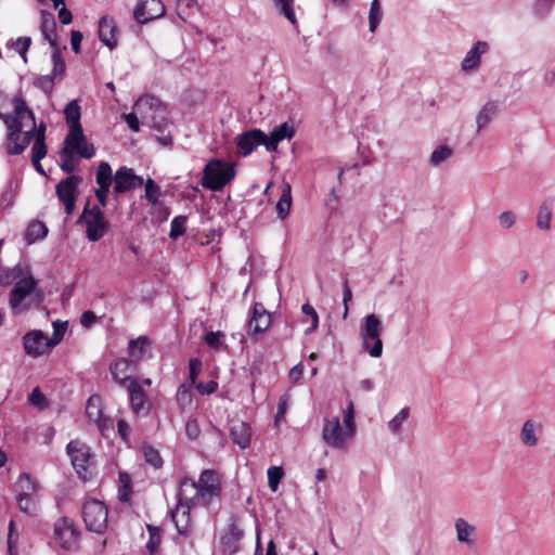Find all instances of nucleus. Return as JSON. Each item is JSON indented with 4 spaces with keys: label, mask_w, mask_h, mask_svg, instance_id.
Segmentation results:
<instances>
[{
    "label": "nucleus",
    "mask_w": 555,
    "mask_h": 555,
    "mask_svg": "<svg viewBox=\"0 0 555 555\" xmlns=\"http://www.w3.org/2000/svg\"><path fill=\"white\" fill-rule=\"evenodd\" d=\"M498 113V104L494 101L487 102L476 117L477 131L485 128Z\"/></svg>",
    "instance_id": "7c9ffc66"
},
{
    "label": "nucleus",
    "mask_w": 555,
    "mask_h": 555,
    "mask_svg": "<svg viewBox=\"0 0 555 555\" xmlns=\"http://www.w3.org/2000/svg\"><path fill=\"white\" fill-rule=\"evenodd\" d=\"M54 76L52 74L38 76L34 80V86L41 90L44 94L50 95L54 88Z\"/></svg>",
    "instance_id": "5fc2aeb1"
},
{
    "label": "nucleus",
    "mask_w": 555,
    "mask_h": 555,
    "mask_svg": "<svg viewBox=\"0 0 555 555\" xmlns=\"http://www.w3.org/2000/svg\"><path fill=\"white\" fill-rule=\"evenodd\" d=\"M552 219V205L544 202L538 212L537 227L541 230H548L551 227Z\"/></svg>",
    "instance_id": "c03bdc74"
},
{
    "label": "nucleus",
    "mask_w": 555,
    "mask_h": 555,
    "mask_svg": "<svg viewBox=\"0 0 555 555\" xmlns=\"http://www.w3.org/2000/svg\"><path fill=\"white\" fill-rule=\"evenodd\" d=\"M410 414L409 408L401 409L389 422L388 428L392 434H398L401 430L402 424L406 421Z\"/></svg>",
    "instance_id": "864d4df0"
},
{
    "label": "nucleus",
    "mask_w": 555,
    "mask_h": 555,
    "mask_svg": "<svg viewBox=\"0 0 555 555\" xmlns=\"http://www.w3.org/2000/svg\"><path fill=\"white\" fill-rule=\"evenodd\" d=\"M75 154H78L85 159H90L95 155V149L93 144L88 143L86 140L85 143L78 145L77 150H75Z\"/></svg>",
    "instance_id": "774afa93"
},
{
    "label": "nucleus",
    "mask_w": 555,
    "mask_h": 555,
    "mask_svg": "<svg viewBox=\"0 0 555 555\" xmlns=\"http://www.w3.org/2000/svg\"><path fill=\"white\" fill-rule=\"evenodd\" d=\"M185 486L195 490V495L192 498L194 499V506L198 504L209 506L214 499L220 498L222 491L220 479L214 469L203 470L196 482L183 478L180 481L179 490L183 491Z\"/></svg>",
    "instance_id": "f257e3e1"
},
{
    "label": "nucleus",
    "mask_w": 555,
    "mask_h": 555,
    "mask_svg": "<svg viewBox=\"0 0 555 555\" xmlns=\"http://www.w3.org/2000/svg\"><path fill=\"white\" fill-rule=\"evenodd\" d=\"M86 528L90 532L102 534L107 530V506L96 499L85 501L81 509Z\"/></svg>",
    "instance_id": "0eeeda50"
},
{
    "label": "nucleus",
    "mask_w": 555,
    "mask_h": 555,
    "mask_svg": "<svg viewBox=\"0 0 555 555\" xmlns=\"http://www.w3.org/2000/svg\"><path fill=\"white\" fill-rule=\"evenodd\" d=\"M301 311L304 314L310 317V319H311V325L305 331L306 335H310L318 328L319 315H318L315 309L313 308V306L310 305L309 302H306L302 305Z\"/></svg>",
    "instance_id": "13d9d810"
},
{
    "label": "nucleus",
    "mask_w": 555,
    "mask_h": 555,
    "mask_svg": "<svg viewBox=\"0 0 555 555\" xmlns=\"http://www.w3.org/2000/svg\"><path fill=\"white\" fill-rule=\"evenodd\" d=\"M12 105L14 108V113L3 114L0 112V119L4 122L7 128L9 125L13 124L12 120H16V118H29L31 121H35V114L26 104V101L22 94V91L16 93L12 99Z\"/></svg>",
    "instance_id": "412c9836"
},
{
    "label": "nucleus",
    "mask_w": 555,
    "mask_h": 555,
    "mask_svg": "<svg viewBox=\"0 0 555 555\" xmlns=\"http://www.w3.org/2000/svg\"><path fill=\"white\" fill-rule=\"evenodd\" d=\"M17 486L21 489L18 494L33 495L38 489V483L28 473L20 475Z\"/></svg>",
    "instance_id": "79ce46f5"
},
{
    "label": "nucleus",
    "mask_w": 555,
    "mask_h": 555,
    "mask_svg": "<svg viewBox=\"0 0 555 555\" xmlns=\"http://www.w3.org/2000/svg\"><path fill=\"white\" fill-rule=\"evenodd\" d=\"M64 116L68 125V128L81 126V108L78 103V100H72L66 104L64 108Z\"/></svg>",
    "instance_id": "72a5a7b5"
},
{
    "label": "nucleus",
    "mask_w": 555,
    "mask_h": 555,
    "mask_svg": "<svg viewBox=\"0 0 555 555\" xmlns=\"http://www.w3.org/2000/svg\"><path fill=\"white\" fill-rule=\"evenodd\" d=\"M137 367L138 366L134 364V361H131L129 358H119L113 361L108 369L113 380L120 387H125L131 380L137 379V377H132L126 373L133 372Z\"/></svg>",
    "instance_id": "f3484780"
},
{
    "label": "nucleus",
    "mask_w": 555,
    "mask_h": 555,
    "mask_svg": "<svg viewBox=\"0 0 555 555\" xmlns=\"http://www.w3.org/2000/svg\"><path fill=\"white\" fill-rule=\"evenodd\" d=\"M383 17V11L379 0H373L369 12L370 30L374 33Z\"/></svg>",
    "instance_id": "49530a36"
},
{
    "label": "nucleus",
    "mask_w": 555,
    "mask_h": 555,
    "mask_svg": "<svg viewBox=\"0 0 555 555\" xmlns=\"http://www.w3.org/2000/svg\"><path fill=\"white\" fill-rule=\"evenodd\" d=\"M543 426L534 420H527L520 429V441L528 448H534L539 443V436L542 435Z\"/></svg>",
    "instance_id": "5701e85b"
},
{
    "label": "nucleus",
    "mask_w": 555,
    "mask_h": 555,
    "mask_svg": "<svg viewBox=\"0 0 555 555\" xmlns=\"http://www.w3.org/2000/svg\"><path fill=\"white\" fill-rule=\"evenodd\" d=\"M453 154V151L448 145H440L435 149L430 155L429 163L431 166H438L448 158H450Z\"/></svg>",
    "instance_id": "09e8293b"
},
{
    "label": "nucleus",
    "mask_w": 555,
    "mask_h": 555,
    "mask_svg": "<svg viewBox=\"0 0 555 555\" xmlns=\"http://www.w3.org/2000/svg\"><path fill=\"white\" fill-rule=\"evenodd\" d=\"M268 486L272 491H276L282 478H283V469L280 466H271L268 472Z\"/></svg>",
    "instance_id": "052dcab7"
},
{
    "label": "nucleus",
    "mask_w": 555,
    "mask_h": 555,
    "mask_svg": "<svg viewBox=\"0 0 555 555\" xmlns=\"http://www.w3.org/2000/svg\"><path fill=\"white\" fill-rule=\"evenodd\" d=\"M190 385L181 384L176 393L177 404L181 410H185L193 402V393Z\"/></svg>",
    "instance_id": "a19ab883"
},
{
    "label": "nucleus",
    "mask_w": 555,
    "mask_h": 555,
    "mask_svg": "<svg viewBox=\"0 0 555 555\" xmlns=\"http://www.w3.org/2000/svg\"><path fill=\"white\" fill-rule=\"evenodd\" d=\"M151 345V340L147 336H139L137 339H131L128 343L129 359L134 361L138 366L139 362L143 359L146 347Z\"/></svg>",
    "instance_id": "bb28decb"
},
{
    "label": "nucleus",
    "mask_w": 555,
    "mask_h": 555,
    "mask_svg": "<svg viewBox=\"0 0 555 555\" xmlns=\"http://www.w3.org/2000/svg\"><path fill=\"white\" fill-rule=\"evenodd\" d=\"M16 502L20 511L27 515H34L37 511V503L33 495L17 494Z\"/></svg>",
    "instance_id": "de8ad7c7"
},
{
    "label": "nucleus",
    "mask_w": 555,
    "mask_h": 555,
    "mask_svg": "<svg viewBox=\"0 0 555 555\" xmlns=\"http://www.w3.org/2000/svg\"><path fill=\"white\" fill-rule=\"evenodd\" d=\"M143 178L137 176L132 168L127 166L119 167L115 172L113 196L118 198L120 194L134 191L143 185Z\"/></svg>",
    "instance_id": "9b49d317"
},
{
    "label": "nucleus",
    "mask_w": 555,
    "mask_h": 555,
    "mask_svg": "<svg viewBox=\"0 0 555 555\" xmlns=\"http://www.w3.org/2000/svg\"><path fill=\"white\" fill-rule=\"evenodd\" d=\"M171 125L172 122L167 118L165 109L157 107L152 117L151 127L157 132L156 140L163 146H171L173 143L171 131L168 129Z\"/></svg>",
    "instance_id": "dca6fc26"
},
{
    "label": "nucleus",
    "mask_w": 555,
    "mask_h": 555,
    "mask_svg": "<svg viewBox=\"0 0 555 555\" xmlns=\"http://www.w3.org/2000/svg\"><path fill=\"white\" fill-rule=\"evenodd\" d=\"M455 529H456V538L460 542H464L467 545H472L474 543L473 540L469 539V535L474 533L475 527L468 524L463 518H457L455 520Z\"/></svg>",
    "instance_id": "c9c22d12"
},
{
    "label": "nucleus",
    "mask_w": 555,
    "mask_h": 555,
    "mask_svg": "<svg viewBox=\"0 0 555 555\" xmlns=\"http://www.w3.org/2000/svg\"><path fill=\"white\" fill-rule=\"evenodd\" d=\"M66 451L79 479L88 481L92 477L91 468L94 464L90 448L79 440H72L67 443Z\"/></svg>",
    "instance_id": "39448f33"
},
{
    "label": "nucleus",
    "mask_w": 555,
    "mask_h": 555,
    "mask_svg": "<svg viewBox=\"0 0 555 555\" xmlns=\"http://www.w3.org/2000/svg\"><path fill=\"white\" fill-rule=\"evenodd\" d=\"M80 530L75 521L63 516L56 519L53 526V540L65 551L77 550L79 546Z\"/></svg>",
    "instance_id": "6e6552de"
},
{
    "label": "nucleus",
    "mask_w": 555,
    "mask_h": 555,
    "mask_svg": "<svg viewBox=\"0 0 555 555\" xmlns=\"http://www.w3.org/2000/svg\"><path fill=\"white\" fill-rule=\"evenodd\" d=\"M82 182V177L70 175L62 179L55 186V194L59 201L64 205L67 216H70L76 206L79 194L78 186Z\"/></svg>",
    "instance_id": "1a4fd4ad"
},
{
    "label": "nucleus",
    "mask_w": 555,
    "mask_h": 555,
    "mask_svg": "<svg viewBox=\"0 0 555 555\" xmlns=\"http://www.w3.org/2000/svg\"><path fill=\"white\" fill-rule=\"evenodd\" d=\"M202 371V361L199 358H191L189 360V385L195 386L196 379Z\"/></svg>",
    "instance_id": "680f3d73"
},
{
    "label": "nucleus",
    "mask_w": 555,
    "mask_h": 555,
    "mask_svg": "<svg viewBox=\"0 0 555 555\" xmlns=\"http://www.w3.org/2000/svg\"><path fill=\"white\" fill-rule=\"evenodd\" d=\"M348 436L343 433L338 417L333 420H324L322 438L326 444L334 449H346V438Z\"/></svg>",
    "instance_id": "4468645a"
},
{
    "label": "nucleus",
    "mask_w": 555,
    "mask_h": 555,
    "mask_svg": "<svg viewBox=\"0 0 555 555\" xmlns=\"http://www.w3.org/2000/svg\"><path fill=\"white\" fill-rule=\"evenodd\" d=\"M279 13L283 15L293 25L297 24L296 14L294 11V0H272Z\"/></svg>",
    "instance_id": "4c0bfd02"
},
{
    "label": "nucleus",
    "mask_w": 555,
    "mask_h": 555,
    "mask_svg": "<svg viewBox=\"0 0 555 555\" xmlns=\"http://www.w3.org/2000/svg\"><path fill=\"white\" fill-rule=\"evenodd\" d=\"M224 334L222 332H208L205 337V344L212 350L218 351L227 348L223 344Z\"/></svg>",
    "instance_id": "3c124183"
},
{
    "label": "nucleus",
    "mask_w": 555,
    "mask_h": 555,
    "mask_svg": "<svg viewBox=\"0 0 555 555\" xmlns=\"http://www.w3.org/2000/svg\"><path fill=\"white\" fill-rule=\"evenodd\" d=\"M149 531V541L146 543V548L150 555H155L159 551V546L162 543V532L160 529L153 525L146 526Z\"/></svg>",
    "instance_id": "58836bf2"
},
{
    "label": "nucleus",
    "mask_w": 555,
    "mask_h": 555,
    "mask_svg": "<svg viewBox=\"0 0 555 555\" xmlns=\"http://www.w3.org/2000/svg\"><path fill=\"white\" fill-rule=\"evenodd\" d=\"M271 325V314L266 310L261 302H255L250 310L248 321L249 334L260 335Z\"/></svg>",
    "instance_id": "a211bd4d"
},
{
    "label": "nucleus",
    "mask_w": 555,
    "mask_h": 555,
    "mask_svg": "<svg viewBox=\"0 0 555 555\" xmlns=\"http://www.w3.org/2000/svg\"><path fill=\"white\" fill-rule=\"evenodd\" d=\"M295 135V128L288 122H283L273 128L270 135H267L266 150L274 152L281 141L287 139L291 140Z\"/></svg>",
    "instance_id": "393cba45"
},
{
    "label": "nucleus",
    "mask_w": 555,
    "mask_h": 555,
    "mask_svg": "<svg viewBox=\"0 0 555 555\" xmlns=\"http://www.w3.org/2000/svg\"><path fill=\"white\" fill-rule=\"evenodd\" d=\"M33 140L35 141V130L22 131L20 140L7 145V153L9 155H20L27 149Z\"/></svg>",
    "instance_id": "2f4dec72"
},
{
    "label": "nucleus",
    "mask_w": 555,
    "mask_h": 555,
    "mask_svg": "<svg viewBox=\"0 0 555 555\" xmlns=\"http://www.w3.org/2000/svg\"><path fill=\"white\" fill-rule=\"evenodd\" d=\"M489 44L486 41H477L472 49L466 53L462 61L461 67L464 72L477 69L481 62V55L487 53Z\"/></svg>",
    "instance_id": "b1692460"
},
{
    "label": "nucleus",
    "mask_w": 555,
    "mask_h": 555,
    "mask_svg": "<svg viewBox=\"0 0 555 555\" xmlns=\"http://www.w3.org/2000/svg\"><path fill=\"white\" fill-rule=\"evenodd\" d=\"M17 541H18V532L16 531L14 520L11 519L9 522V532H8V538H7L9 555H18Z\"/></svg>",
    "instance_id": "603ef678"
},
{
    "label": "nucleus",
    "mask_w": 555,
    "mask_h": 555,
    "mask_svg": "<svg viewBox=\"0 0 555 555\" xmlns=\"http://www.w3.org/2000/svg\"><path fill=\"white\" fill-rule=\"evenodd\" d=\"M201 434V428L196 418H189L185 423V435L190 440H195Z\"/></svg>",
    "instance_id": "69168bd1"
},
{
    "label": "nucleus",
    "mask_w": 555,
    "mask_h": 555,
    "mask_svg": "<svg viewBox=\"0 0 555 555\" xmlns=\"http://www.w3.org/2000/svg\"><path fill=\"white\" fill-rule=\"evenodd\" d=\"M234 165L223 159L211 158L203 169L201 184L203 188L221 192L235 178Z\"/></svg>",
    "instance_id": "f03ea898"
},
{
    "label": "nucleus",
    "mask_w": 555,
    "mask_h": 555,
    "mask_svg": "<svg viewBox=\"0 0 555 555\" xmlns=\"http://www.w3.org/2000/svg\"><path fill=\"white\" fill-rule=\"evenodd\" d=\"M115 180V173L109 163L101 162L95 171V182L99 185L98 189H111L112 183Z\"/></svg>",
    "instance_id": "cd10ccee"
},
{
    "label": "nucleus",
    "mask_w": 555,
    "mask_h": 555,
    "mask_svg": "<svg viewBox=\"0 0 555 555\" xmlns=\"http://www.w3.org/2000/svg\"><path fill=\"white\" fill-rule=\"evenodd\" d=\"M293 198H292V188L291 184L285 183L282 189V194L276 203L275 209L278 217L281 220L287 218L291 207H292Z\"/></svg>",
    "instance_id": "c85d7f7f"
},
{
    "label": "nucleus",
    "mask_w": 555,
    "mask_h": 555,
    "mask_svg": "<svg viewBox=\"0 0 555 555\" xmlns=\"http://www.w3.org/2000/svg\"><path fill=\"white\" fill-rule=\"evenodd\" d=\"M160 196L159 185L151 178L145 182V198L149 203L155 205Z\"/></svg>",
    "instance_id": "6e6d98bb"
},
{
    "label": "nucleus",
    "mask_w": 555,
    "mask_h": 555,
    "mask_svg": "<svg viewBox=\"0 0 555 555\" xmlns=\"http://www.w3.org/2000/svg\"><path fill=\"white\" fill-rule=\"evenodd\" d=\"M52 63L53 69L51 74L54 77L64 76L66 70V64L59 48H55L52 52Z\"/></svg>",
    "instance_id": "4d7b16f0"
},
{
    "label": "nucleus",
    "mask_w": 555,
    "mask_h": 555,
    "mask_svg": "<svg viewBox=\"0 0 555 555\" xmlns=\"http://www.w3.org/2000/svg\"><path fill=\"white\" fill-rule=\"evenodd\" d=\"M186 216L180 215L175 217L170 224L169 237L171 240H178L180 236L184 235L186 231Z\"/></svg>",
    "instance_id": "a18cd8bd"
},
{
    "label": "nucleus",
    "mask_w": 555,
    "mask_h": 555,
    "mask_svg": "<svg viewBox=\"0 0 555 555\" xmlns=\"http://www.w3.org/2000/svg\"><path fill=\"white\" fill-rule=\"evenodd\" d=\"M48 235L47 225L38 220L31 221L25 232V240L27 244H34L35 242L44 238Z\"/></svg>",
    "instance_id": "c756f323"
},
{
    "label": "nucleus",
    "mask_w": 555,
    "mask_h": 555,
    "mask_svg": "<svg viewBox=\"0 0 555 555\" xmlns=\"http://www.w3.org/2000/svg\"><path fill=\"white\" fill-rule=\"evenodd\" d=\"M555 4V0H537L534 5V13L540 18H544Z\"/></svg>",
    "instance_id": "0e129e2a"
},
{
    "label": "nucleus",
    "mask_w": 555,
    "mask_h": 555,
    "mask_svg": "<svg viewBox=\"0 0 555 555\" xmlns=\"http://www.w3.org/2000/svg\"><path fill=\"white\" fill-rule=\"evenodd\" d=\"M238 154L243 157L248 156L259 145L267 144V134L258 128L244 131L235 138Z\"/></svg>",
    "instance_id": "ddd939ff"
},
{
    "label": "nucleus",
    "mask_w": 555,
    "mask_h": 555,
    "mask_svg": "<svg viewBox=\"0 0 555 555\" xmlns=\"http://www.w3.org/2000/svg\"><path fill=\"white\" fill-rule=\"evenodd\" d=\"M40 17H41V24H40L41 33H47V31L56 33V22H55L54 15L51 12H49L47 10H41Z\"/></svg>",
    "instance_id": "bf43d9fd"
},
{
    "label": "nucleus",
    "mask_w": 555,
    "mask_h": 555,
    "mask_svg": "<svg viewBox=\"0 0 555 555\" xmlns=\"http://www.w3.org/2000/svg\"><path fill=\"white\" fill-rule=\"evenodd\" d=\"M86 139L87 138L83 133L82 126L70 127L62 149H67L75 153V150H77L78 145L85 143Z\"/></svg>",
    "instance_id": "473e14b6"
},
{
    "label": "nucleus",
    "mask_w": 555,
    "mask_h": 555,
    "mask_svg": "<svg viewBox=\"0 0 555 555\" xmlns=\"http://www.w3.org/2000/svg\"><path fill=\"white\" fill-rule=\"evenodd\" d=\"M24 270L20 267H15L11 272L13 280L18 279L10 292L9 301L12 309L18 308L23 300L30 295L37 286V281L29 272L28 276L22 278Z\"/></svg>",
    "instance_id": "9d476101"
},
{
    "label": "nucleus",
    "mask_w": 555,
    "mask_h": 555,
    "mask_svg": "<svg viewBox=\"0 0 555 555\" xmlns=\"http://www.w3.org/2000/svg\"><path fill=\"white\" fill-rule=\"evenodd\" d=\"M48 149L46 141H41L40 139H36L30 152L31 160H41L47 156Z\"/></svg>",
    "instance_id": "e2e57ef3"
},
{
    "label": "nucleus",
    "mask_w": 555,
    "mask_h": 555,
    "mask_svg": "<svg viewBox=\"0 0 555 555\" xmlns=\"http://www.w3.org/2000/svg\"><path fill=\"white\" fill-rule=\"evenodd\" d=\"M31 44V38L30 37H18L15 41V51L23 57V60L26 62V53Z\"/></svg>",
    "instance_id": "338daca9"
},
{
    "label": "nucleus",
    "mask_w": 555,
    "mask_h": 555,
    "mask_svg": "<svg viewBox=\"0 0 555 555\" xmlns=\"http://www.w3.org/2000/svg\"><path fill=\"white\" fill-rule=\"evenodd\" d=\"M47 337L40 330H33L23 336V347L27 356L38 358L50 351V347L46 346Z\"/></svg>",
    "instance_id": "2eb2a0df"
},
{
    "label": "nucleus",
    "mask_w": 555,
    "mask_h": 555,
    "mask_svg": "<svg viewBox=\"0 0 555 555\" xmlns=\"http://www.w3.org/2000/svg\"><path fill=\"white\" fill-rule=\"evenodd\" d=\"M142 452L144 455L145 462L151 465L155 469H159L164 465V461L160 456V453L157 449H155L151 444H143Z\"/></svg>",
    "instance_id": "e433bc0d"
},
{
    "label": "nucleus",
    "mask_w": 555,
    "mask_h": 555,
    "mask_svg": "<svg viewBox=\"0 0 555 555\" xmlns=\"http://www.w3.org/2000/svg\"><path fill=\"white\" fill-rule=\"evenodd\" d=\"M177 498V507L170 511L169 516L178 532V535L173 538V542L179 544V537L188 538L193 533L191 508L194 507V499L184 496L182 490L178 491Z\"/></svg>",
    "instance_id": "423d86ee"
},
{
    "label": "nucleus",
    "mask_w": 555,
    "mask_h": 555,
    "mask_svg": "<svg viewBox=\"0 0 555 555\" xmlns=\"http://www.w3.org/2000/svg\"><path fill=\"white\" fill-rule=\"evenodd\" d=\"M230 438L232 442L241 449L248 448L251 439L250 425L243 421L233 422L230 427Z\"/></svg>",
    "instance_id": "a878e982"
},
{
    "label": "nucleus",
    "mask_w": 555,
    "mask_h": 555,
    "mask_svg": "<svg viewBox=\"0 0 555 555\" xmlns=\"http://www.w3.org/2000/svg\"><path fill=\"white\" fill-rule=\"evenodd\" d=\"M244 531L234 521L229 524L227 531L221 535L220 543L224 555H234L240 551V542Z\"/></svg>",
    "instance_id": "aec40b11"
},
{
    "label": "nucleus",
    "mask_w": 555,
    "mask_h": 555,
    "mask_svg": "<svg viewBox=\"0 0 555 555\" xmlns=\"http://www.w3.org/2000/svg\"><path fill=\"white\" fill-rule=\"evenodd\" d=\"M118 500L121 503H127L130 501L132 494V479L128 473L120 472L118 475Z\"/></svg>",
    "instance_id": "f704fd0d"
},
{
    "label": "nucleus",
    "mask_w": 555,
    "mask_h": 555,
    "mask_svg": "<svg viewBox=\"0 0 555 555\" xmlns=\"http://www.w3.org/2000/svg\"><path fill=\"white\" fill-rule=\"evenodd\" d=\"M59 155L61 158V169L66 173H73L78 165V160L74 157L75 153L67 149H61Z\"/></svg>",
    "instance_id": "ea45409f"
},
{
    "label": "nucleus",
    "mask_w": 555,
    "mask_h": 555,
    "mask_svg": "<svg viewBox=\"0 0 555 555\" xmlns=\"http://www.w3.org/2000/svg\"><path fill=\"white\" fill-rule=\"evenodd\" d=\"M125 388H127L130 405L133 413L140 414L145 409V404L147 403V395L144 391L142 385L137 378L131 380L127 386H125Z\"/></svg>",
    "instance_id": "4be33fe9"
},
{
    "label": "nucleus",
    "mask_w": 555,
    "mask_h": 555,
    "mask_svg": "<svg viewBox=\"0 0 555 555\" xmlns=\"http://www.w3.org/2000/svg\"><path fill=\"white\" fill-rule=\"evenodd\" d=\"M67 330V322L55 321L53 322V334L50 338L47 337L46 346L50 347V350L59 345L63 339Z\"/></svg>",
    "instance_id": "37998d69"
},
{
    "label": "nucleus",
    "mask_w": 555,
    "mask_h": 555,
    "mask_svg": "<svg viewBox=\"0 0 555 555\" xmlns=\"http://www.w3.org/2000/svg\"><path fill=\"white\" fill-rule=\"evenodd\" d=\"M78 223L86 224V237L90 242L100 241L109 229V222L106 220L104 212L98 205L90 207L87 202L83 210L78 218Z\"/></svg>",
    "instance_id": "20e7f679"
},
{
    "label": "nucleus",
    "mask_w": 555,
    "mask_h": 555,
    "mask_svg": "<svg viewBox=\"0 0 555 555\" xmlns=\"http://www.w3.org/2000/svg\"><path fill=\"white\" fill-rule=\"evenodd\" d=\"M23 120L24 118H16V120H12L13 124L9 125L5 138V146L21 139L24 127Z\"/></svg>",
    "instance_id": "8fccbe9b"
},
{
    "label": "nucleus",
    "mask_w": 555,
    "mask_h": 555,
    "mask_svg": "<svg viewBox=\"0 0 555 555\" xmlns=\"http://www.w3.org/2000/svg\"><path fill=\"white\" fill-rule=\"evenodd\" d=\"M165 12L162 0H139L133 10V17L139 24L144 25L162 17Z\"/></svg>",
    "instance_id": "f8f14e48"
},
{
    "label": "nucleus",
    "mask_w": 555,
    "mask_h": 555,
    "mask_svg": "<svg viewBox=\"0 0 555 555\" xmlns=\"http://www.w3.org/2000/svg\"><path fill=\"white\" fill-rule=\"evenodd\" d=\"M382 331L383 324L376 314L371 313L363 319L360 328L362 348L373 358H379L383 354Z\"/></svg>",
    "instance_id": "7ed1b4c3"
},
{
    "label": "nucleus",
    "mask_w": 555,
    "mask_h": 555,
    "mask_svg": "<svg viewBox=\"0 0 555 555\" xmlns=\"http://www.w3.org/2000/svg\"><path fill=\"white\" fill-rule=\"evenodd\" d=\"M99 39L109 50H114L118 46V27L112 16L104 15L99 21Z\"/></svg>",
    "instance_id": "6ab92c4d"
}]
</instances>
